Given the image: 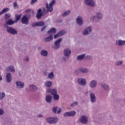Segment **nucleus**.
<instances>
[{"label": "nucleus", "instance_id": "0eeeda50", "mask_svg": "<svg viewBox=\"0 0 125 125\" xmlns=\"http://www.w3.org/2000/svg\"><path fill=\"white\" fill-rule=\"evenodd\" d=\"M92 31V27L91 26H88L83 31V36H88V35H89V33H91Z\"/></svg>", "mask_w": 125, "mask_h": 125}, {"label": "nucleus", "instance_id": "cd10ccee", "mask_svg": "<svg viewBox=\"0 0 125 125\" xmlns=\"http://www.w3.org/2000/svg\"><path fill=\"white\" fill-rule=\"evenodd\" d=\"M117 45H125V41L118 40L116 41Z\"/></svg>", "mask_w": 125, "mask_h": 125}, {"label": "nucleus", "instance_id": "5fc2aeb1", "mask_svg": "<svg viewBox=\"0 0 125 125\" xmlns=\"http://www.w3.org/2000/svg\"><path fill=\"white\" fill-rule=\"evenodd\" d=\"M43 75L45 76L47 75V70L45 69L43 71Z\"/></svg>", "mask_w": 125, "mask_h": 125}, {"label": "nucleus", "instance_id": "f704fd0d", "mask_svg": "<svg viewBox=\"0 0 125 125\" xmlns=\"http://www.w3.org/2000/svg\"><path fill=\"white\" fill-rule=\"evenodd\" d=\"M30 87L31 90H33V91H36V90L38 89V88H37V86L35 85H31L30 86Z\"/></svg>", "mask_w": 125, "mask_h": 125}, {"label": "nucleus", "instance_id": "864d4df0", "mask_svg": "<svg viewBox=\"0 0 125 125\" xmlns=\"http://www.w3.org/2000/svg\"><path fill=\"white\" fill-rule=\"evenodd\" d=\"M3 114H4V111L2 109H0V116L3 115Z\"/></svg>", "mask_w": 125, "mask_h": 125}, {"label": "nucleus", "instance_id": "a18cd8bd", "mask_svg": "<svg viewBox=\"0 0 125 125\" xmlns=\"http://www.w3.org/2000/svg\"><path fill=\"white\" fill-rule=\"evenodd\" d=\"M54 100H59V96L57 94L54 95Z\"/></svg>", "mask_w": 125, "mask_h": 125}, {"label": "nucleus", "instance_id": "de8ad7c7", "mask_svg": "<svg viewBox=\"0 0 125 125\" xmlns=\"http://www.w3.org/2000/svg\"><path fill=\"white\" fill-rule=\"evenodd\" d=\"M62 35V36H64L65 35V34H66V33H67V31L65 30H62L61 31H60Z\"/></svg>", "mask_w": 125, "mask_h": 125}, {"label": "nucleus", "instance_id": "052dcab7", "mask_svg": "<svg viewBox=\"0 0 125 125\" xmlns=\"http://www.w3.org/2000/svg\"><path fill=\"white\" fill-rule=\"evenodd\" d=\"M47 92H51V89L49 88L46 90Z\"/></svg>", "mask_w": 125, "mask_h": 125}, {"label": "nucleus", "instance_id": "b1692460", "mask_svg": "<svg viewBox=\"0 0 125 125\" xmlns=\"http://www.w3.org/2000/svg\"><path fill=\"white\" fill-rule=\"evenodd\" d=\"M6 70L7 72H11V73H15V69H14V67L13 66H9L8 67V68L6 69Z\"/></svg>", "mask_w": 125, "mask_h": 125}, {"label": "nucleus", "instance_id": "37998d69", "mask_svg": "<svg viewBox=\"0 0 125 125\" xmlns=\"http://www.w3.org/2000/svg\"><path fill=\"white\" fill-rule=\"evenodd\" d=\"M79 104V103L78 102H75L73 103H72L70 106L71 107H75V106H77Z\"/></svg>", "mask_w": 125, "mask_h": 125}, {"label": "nucleus", "instance_id": "8fccbe9b", "mask_svg": "<svg viewBox=\"0 0 125 125\" xmlns=\"http://www.w3.org/2000/svg\"><path fill=\"white\" fill-rule=\"evenodd\" d=\"M25 12H34V10L32 9H27L25 10Z\"/></svg>", "mask_w": 125, "mask_h": 125}, {"label": "nucleus", "instance_id": "603ef678", "mask_svg": "<svg viewBox=\"0 0 125 125\" xmlns=\"http://www.w3.org/2000/svg\"><path fill=\"white\" fill-rule=\"evenodd\" d=\"M41 13H42L43 15V14L45 15V14H47V12L46 11V10H45V9H44L42 12H41Z\"/></svg>", "mask_w": 125, "mask_h": 125}, {"label": "nucleus", "instance_id": "393cba45", "mask_svg": "<svg viewBox=\"0 0 125 125\" xmlns=\"http://www.w3.org/2000/svg\"><path fill=\"white\" fill-rule=\"evenodd\" d=\"M46 8L47 9V12H52V11H53V7L49 6V5H48V3H46Z\"/></svg>", "mask_w": 125, "mask_h": 125}, {"label": "nucleus", "instance_id": "473e14b6", "mask_svg": "<svg viewBox=\"0 0 125 125\" xmlns=\"http://www.w3.org/2000/svg\"><path fill=\"white\" fill-rule=\"evenodd\" d=\"M71 13L70 10H67L66 11H65L63 14H62V17H66V16H68Z\"/></svg>", "mask_w": 125, "mask_h": 125}, {"label": "nucleus", "instance_id": "9b49d317", "mask_svg": "<svg viewBox=\"0 0 125 125\" xmlns=\"http://www.w3.org/2000/svg\"><path fill=\"white\" fill-rule=\"evenodd\" d=\"M80 121L83 125H86L87 124V117L85 115L82 116L81 118Z\"/></svg>", "mask_w": 125, "mask_h": 125}, {"label": "nucleus", "instance_id": "412c9836", "mask_svg": "<svg viewBox=\"0 0 125 125\" xmlns=\"http://www.w3.org/2000/svg\"><path fill=\"white\" fill-rule=\"evenodd\" d=\"M94 18H96V21L97 22H99L100 20H102V16L101 13H98L97 16L94 17Z\"/></svg>", "mask_w": 125, "mask_h": 125}, {"label": "nucleus", "instance_id": "e433bc0d", "mask_svg": "<svg viewBox=\"0 0 125 125\" xmlns=\"http://www.w3.org/2000/svg\"><path fill=\"white\" fill-rule=\"evenodd\" d=\"M5 97V93L4 92H0V100L3 99Z\"/></svg>", "mask_w": 125, "mask_h": 125}, {"label": "nucleus", "instance_id": "69168bd1", "mask_svg": "<svg viewBox=\"0 0 125 125\" xmlns=\"http://www.w3.org/2000/svg\"><path fill=\"white\" fill-rule=\"evenodd\" d=\"M59 33L61 35V37H62V36H63V35H62V34L60 32V31Z\"/></svg>", "mask_w": 125, "mask_h": 125}, {"label": "nucleus", "instance_id": "39448f33", "mask_svg": "<svg viewBox=\"0 0 125 125\" xmlns=\"http://www.w3.org/2000/svg\"><path fill=\"white\" fill-rule=\"evenodd\" d=\"M62 42V38H59L57 41H56L54 43V45H55V49H59L61 47L60 42Z\"/></svg>", "mask_w": 125, "mask_h": 125}, {"label": "nucleus", "instance_id": "680f3d73", "mask_svg": "<svg viewBox=\"0 0 125 125\" xmlns=\"http://www.w3.org/2000/svg\"><path fill=\"white\" fill-rule=\"evenodd\" d=\"M14 7H16V6H17V2H15L14 3Z\"/></svg>", "mask_w": 125, "mask_h": 125}, {"label": "nucleus", "instance_id": "c756f323", "mask_svg": "<svg viewBox=\"0 0 125 125\" xmlns=\"http://www.w3.org/2000/svg\"><path fill=\"white\" fill-rule=\"evenodd\" d=\"M101 86L104 89V90H109V85L106 83L102 84Z\"/></svg>", "mask_w": 125, "mask_h": 125}, {"label": "nucleus", "instance_id": "4c0bfd02", "mask_svg": "<svg viewBox=\"0 0 125 125\" xmlns=\"http://www.w3.org/2000/svg\"><path fill=\"white\" fill-rule=\"evenodd\" d=\"M85 58L86 59V60H92V59H93V57H92V56L91 55H88L85 57Z\"/></svg>", "mask_w": 125, "mask_h": 125}, {"label": "nucleus", "instance_id": "1a4fd4ad", "mask_svg": "<svg viewBox=\"0 0 125 125\" xmlns=\"http://www.w3.org/2000/svg\"><path fill=\"white\" fill-rule=\"evenodd\" d=\"M61 108L59 107L58 106H54L52 108V112L54 114H60L61 113Z\"/></svg>", "mask_w": 125, "mask_h": 125}, {"label": "nucleus", "instance_id": "bf43d9fd", "mask_svg": "<svg viewBox=\"0 0 125 125\" xmlns=\"http://www.w3.org/2000/svg\"><path fill=\"white\" fill-rule=\"evenodd\" d=\"M62 21H63V20H57L58 23H61V22H62Z\"/></svg>", "mask_w": 125, "mask_h": 125}, {"label": "nucleus", "instance_id": "6e6552de", "mask_svg": "<svg viewBox=\"0 0 125 125\" xmlns=\"http://www.w3.org/2000/svg\"><path fill=\"white\" fill-rule=\"evenodd\" d=\"M77 114L75 111L66 112L63 114L64 117H74Z\"/></svg>", "mask_w": 125, "mask_h": 125}, {"label": "nucleus", "instance_id": "7c9ffc66", "mask_svg": "<svg viewBox=\"0 0 125 125\" xmlns=\"http://www.w3.org/2000/svg\"><path fill=\"white\" fill-rule=\"evenodd\" d=\"M9 11V8H3L2 10L0 12V15H2L3 13H5V12H8Z\"/></svg>", "mask_w": 125, "mask_h": 125}, {"label": "nucleus", "instance_id": "423d86ee", "mask_svg": "<svg viewBox=\"0 0 125 125\" xmlns=\"http://www.w3.org/2000/svg\"><path fill=\"white\" fill-rule=\"evenodd\" d=\"M76 23L78 26H83V20L81 16H78L76 19Z\"/></svg>", "mask_w": 125, "mask_h": 125}, {"label": "nucleus", "instance_id": "9d476101", "mask_svg": "<svg viewBox=\"0 0 125 125\" xmlns=\"http://www.w3.org/2000/svg\"><path fill=\"white\" fill-rule=\"evenodd\" d=\"M21 23L22 24H24V25H28L29 24V20L26 17V16H23L21 21Z\"/></svg>", "mask_w": 125, "mask_h": 125}, {"label": "nucleus", "instance_id": "4d7b16f0", "mask_svg": "<svg viewBox=\"0 0 125 125\" xmlns=\"http://www.w3.org/2000/svg\"><path fill=\"white\" fill-rule=\"evenodd\" d=\"M62 61H63V62H64V63H66V62L67 61V58H66L65 57H63Z\"/></svg>", "mask_w": 125, "mask_h": 125}, {"label": "nucleus", "instance_id": "58836bf2", "mask_svg": "<svg viewBox=\"0 0 125 125\" xmlns=\"http://www.w3.org/2000/svg\"><path fill=\"white\" fill-rule=\"evenodd\" d=\"M51 94L52 95H55L57 94V90L53 89L51 91Z\"/></svg>", "mask_w": 125, "mask_h": 125}, {"label": "nucleus", "instance_id": "c85d7f7f", "mask_svg": "<svg viewBox=\"0 0 125 125\" xmlns=\"http://www.w3.org/2000/svg\"><path fill=\"white\" fill-rule=\"evenodd\" d=\"M40 54L42 56H44L45 57L47 56V55L48 54V52H47V51H46L45 50H42L41 51Z\"/></svg>", "mask_w": 125, "mask_h": 125}, {"label": "nucleus", "instance_id": "72a5a7b5", "mask_svg": "<svg viewBox=\"0 0 125 125\" xmlns=\"http://www.w3.org/2000/svg\"><path fill=\"white\" fill-rule=\"evenodd\" d=\"M10 17H11V15H10V13H7L5 14V15L4 20H7V19H9Z\"/></svg>", "mask_w": 125, "mask_h": 125}, {"label": "nucleus", "instance_id": "c03bdc74", "mask_svg": "<svg viewBox=\"0 0 125 125\" xmlns=\"http://www.w3.org/2000/svg\"><path fill=\"white\" fill-rule=\"evenodd\" d=\"M60 37H61V35L60 33L58 32L57 34L54 35V39H57V38H60Z\"/></svg>", "mask_w": 125, "mask_h": 125}, {"label": "nucleus", "instance_id": "338daca9", "mask_svg": "<svg viewBox=\"0 0 125 125\" xmlns=\"http://www.w3.org/2000/svg\"><path fill=\"white\" fill-rule=\"evenodd\" d=\"M19 76H20V77H21V74L20 73H19Z\"/></svg>", "mask_w": 125, "mask_h": 125}, {"label": "nucleus", "instance_id": "f8f14e48", "mask_svg": "<svg viewBox=\"0 0 125 125\" xmlns=\"http://www.w3.org/2000/svg\"><path fill=\"white\" fill-rule=\"evenodd\" d=\"M16 84L17 85V88H24V86H25V84L23 82H21L20 81H18L16 82Z\"/></svg>", "mask_w": 125, "mask_h": 125}, {"label": "nucleus", "instance_id": "20e7f679", "mask_svg": "<svg viewBox=\"0 0 125 125\" xmlns=\"http://www.w3.org/2000/svg\"><path fill=\"white\" fill-rule=\"evenodd\" d=\"M78 84L82 86H85L86 85V80L84 78H79L77 79Z\"/></svg>", "mask_w": 125, "mask_h": 125}, {"label": "nucleus", "instance_id": "0e129e2a", "mask_svg": "<svg viewBox=\"0 0 125 125\" xmlns=\"http://www.w3.org/2000/svg\"><path fill=\"white\" fill-rule=\"evenodd\" d=\"M0 81H2V77L0 75Z\"/></svg>", "mask_w": 125, "mask_h": 125}, {"label": "nucleus", "instance_id": "13d9d810", "mask_svg": "<svg viewBox=\"0 0 125 125\" xmlns=\"http://www.w3.org/2000/svg\"><path fill=\"white\" fill-rule=\"evenodd\" d=\"M24 60L26 62H29V57H26V58L24 59Z\"/></svg>", "mask_w": 125, "mask_h": 125}, {"label": "nucleus", "instance_id": "49530a36", "mask_svg": "<svg viewBox=\"0 0 125 125\" xmlns=\"http://www.w3.org/2000/svg\"><path fill=\"white\" fill-rule=\"evenodd\" d=\"M123 64V62H116L115 63V65H116V66H121V65Z\"/></svg>", "mask_w": 125, "mask_h": 125}, {"label": "nucleus", "instance_id": "4be33fe9", "mask_svg": "<svg viewBox=\"0 0 125 125\" xmlns=\"http://www.w3.org/2000/svg\"><path fill=\"white\" fill-rule=\"evenodd\" d=\"M52 100V96L51 95H48L46 96L45 101L47 103H51Z\"/></svg>", "mask_w": 125, "mask_h": 125}, {"label": "nucleus", "instance_id": "6ab92c4d", "mask_svg": "<svg viewBox=\"0 0 125 125\" xmlns=\"http://www.w3.org/2000/svg\"><path fill=\"white\" fill-rule=\"evenodd\" d=\"M42 15H43L42 13V9H39L36 14V18H37V19H41Z\"/></svg>", "mask_w": 125, "mask_h": 125}, {"label": "nucleus", "instance_id": "4468645a", "mask_svg": "<svg viewBox=\"0 0 125 125\" xmlns=\"http://www.w3.org/2000/svg\"><path fill=\"white\" fill-rule=\"evenodd\" d=\"M89 96L91 103H94V102H96V96H95V94H94V93H91L89 95Z\"/></svg>", "mask_w": 125, "mask_h": 125}, {"label": "nucleus", "instance_id": "79ce46f5", "mask_svg": "<svg viewBox=\"0 0 125 125\" xmlns=\"http://www.w3.org/2000/svg\"><path fill=\"white\" fill-rule=\"evenodd\" d=\"M55 4V0H52L51 2L49 3V6H52V7H53V5Z\"/></svg>", "mask_w": 125, "mask_h": 125}, {"label": "nucleus", "instance_id": "a211bd4d", "mask_svg": "<svg viewBox=\"0 0 125 125\" xmlns=\"http://www.w3.org/2000/svg\"><path fill=\"white\" fill-rule=\"evenodd\" d=\"M71 50L70 49H65L63 51V54L64 56H66V57H68L71 55Z\"/></svg>", "mask_w": 125, "mask_h": 125}, {"label": "nucleus", "instance_id": "7ed1b4c3", "mask_svg": "<svg viewBox=\"0 0 125 125\" xmlns=\"http://www.w3.org/2000/svg\"><path fill=\"white\" fill-rule=\"evenodd\" d=\"M84 3L91 7L95 6V2L93 0H84Z\"/></svg>", "mask_w": 125, "mask_h": 125}, {"label": "nucleus", "instance_id": "2eb2a0df", "mask_svg": "<svg viewBox=\"0 0 125 125\" xmlns=\"http://www.w3.org/2000/svg\"><path fill=\"white\" fill-rule=\"evenodd\" d=\"M51 41H53V35L52 34L44 39V41L45 42H50Z\"/></svg>", "mask_w": 125, "mask_h": 125}, {"label": "nucleus", "instance_id": "5701e85b", "mask_svg": "<svg viewBox=\"0 0 125 125\" xmlns=\"http://www.w3.org/2000/svg\"><path fill=\"white\" fill-rule=\"evenodd\" d=\"M79 70L81 73H83V74H87L89 71L88 69L86 68H79Z\"/></svg>", "mask_w": 125, "mask_h": 125}, {"label": "nucleus", "instance_id": "bb28decb", "mask_svg": "<svg viewBox=\"0 0 125 125\" xmlns=\"http://www.w3.org/2000/svg\"><path fill=\"white\" fill-rule=\"evenodd\" d=\"M16 19L15 20V22L16 23L18 22L21 19V17H22V14H20L19 15L17 14H15Z\"/></svg>", "mask_w": 125, "mask_h": 125}, {"label": "nucleus", "instance_id": "f03ea898", "mask_svg": "<svg viewBox=\"0 0 125 125\" xmlns=\"http://www.w3.org/2000/svg\"><path fill=\"white\" fill-rule=\"evenodd\" d=\"M46 121L49 124L53 125L54 124H57L58 122V118L57 117H49L46 119Z\"/></svg>", "mask_w": 125, "mask_h": 125}, {"label": "nucleus", "instance_id": "3c124183", "mask_svg": "<svg viewBox=\"0 0 125 125\" xmlns=\"http://www.w3.org/2000/svg\"><path fill=\"white\" fill-rule=\"evenodd\" d=\"M47 27V26L46 25H44L43 27L41 29V32H43V31H44V30H45V29H46V27Z\"/></svg>", "mask_w": 125, "mask_h": 125}, {"label": "nucleus", "instance_id": "ddd939ff", "mask_svg": "<svg viewBox=\"0 0 125 125\" xmlns=\"http://www.w3.org/2000/svg\"><path fill=\"white\" fill-rule=\"evenodd\" d=\"M12 75H11V73H6V81L7 83H11L12 79Z\"/></svg>", "mask_w": 125, "mask_h": 125}, {"label": "nucleus", "instance_id": "f257e3e1", "mask_svg": "<svg viewBox=\"0 0 125 125\" xmlns=\"http://www.w3.org/2000/svg\"><path fill=\"white\" fill-rule=\"evenodd\" d=\"M4 26L7 28L6 31L9 34H11V35H17L18 34V31L15 28L8 26L7 25H4Z\"/></svg>", "mask_w": 125, "mask_h": 125}, {"label": "nucleus", "instance_id": "e2e57ef3", "mask_svg": "<svg viewBox=\"0 0 125 125\" xmlns=\"http://www.w3.org/2000/svg\"><path fill=\"white\" fill-rule=\"evenodd\" d=\"M42 117H43L42 114H40L38 115V118H42Z\"/></svg>", "mask_w": 125, "mask_h": 125}, {"label": "nucleus", "instance_id": "aec40b11", "mask_svg": "<svg viewBox=\"0 0 125 125\" xmlns=\"http://www.w3.org/2000/svg\"><path fill=\"white\" fill-rule=\"evenodd\" d=\"M57 29L55 27H52L50 30L47 31L48 35H50V34H56Z\"/></svg>", "mask_w": 125, "mask_h": 125}, {"label": "nucleus", "instance_id": "f3484780", "mask_svg": "<svg viewBox=\"0 0 125 125\" xmlns=\"http://www.w3.org/2000/svg\"><path fill=\"white\" fill-rule=\"evenodd\" d=\"M15 21H13L12 19H9L6 21V23L4 25H7V26H11V25H14L15 24Z\"/></svg>", "mask_w": 125, "mask_h": 125}, {"label": "nucleus", "instance_id": "dca6fc26", "mask_svg": "<svg viewBox=\"0 0 125 125\" xmlns=\"http://www.w3.org/2000/svg\"><path fill=\"white\" fill-rule=\"evenodd\" d=\"M96 85H97V82L96 81L92 80L90 82L89 86L91 88L96 87Z\"/></svg>", "mask_w": 125, "mask_h": 125}, {"label": "nucleus", "instance_id": "a19ab883", "mask_svg": "<svg viewBox=\"0 0 125 125\" xmlns=\"http://www.w3.org/2000/svg\"><path fill=\"white\" fill-rule=\"evenodd\" d=\"M23 16H25L26 17V18L29 20L30 19V18H31V17H32V14H31V13H27Z\"/></svg>", "mask_w": 125, "mask_h": 125}, {"label": "nucleus", "instance_id": "a878e982", "mask_svg": "<svg viewBox=\"0 0 125 125\" xmlns=\"http://www.w3.org/2000/svg\"><path fill=\"white\" fill-rule=\"evenodd\" d=\"M85 57V54H83L81 55H79L77 57V60H78V61H81L82 60H83V59Z\"/></svg>", "mask_w": 125, "mask_h": 125}, {"label": "nucleus", "instance_id": "6e6d98bb", "mask_svg": "<svg viewBox=\"0 0 125 125\" xmlns=\"http://www.w3.org/2000/svg\"><path fill=\"white\" fill-rule=\"evenodd\" d=\"M38 1V0H32L31 1V4H34V3H36Z\"/></svg>", "mask_w": 125, "mask_h": 125}, {"label": "nucleus", "instance_id": "774afa93", "mask_svg": "<svg viewBox=\"0 0 125 125\" xmlns=\"http://www.w3.org/2000/svg\"><path fill=\"white\" fill-rule=\"evenodd\" d=\"M20 0V1H21V0Z\"/></svg>", "mask_w": 125, "mask_h": 125}, {"label": "nucleus", "instance_id": "2f4dec72", "mask_svg": "<svg viewBox=\"0 0 125 125\" xmlns=\"http://www.w3.org/2000/svg\"><path fill=\"white\" fill-rule=\"evenodd\" d=\"M46 87H50L52 85V82L48 81L45 83Z\"/></svg>", "mask_w": 125, "mask_h": 125}, {"label": "nucleus", "instance_id": "09e8293b", "mask_svg": "<svg viewBox=\"0 0 125 125\" xmlns=\"http://www.w3.org/2000/svg\"><path fill=\"white\" fill-rule=\"evenodd\" d=\"M32 27H38L39 26V23L38 22L34 23L33 24H32Z\"/></svg>", "mask_w": 125, "mask_h": 125}, {"label": "nucleus", "instance_id": "ea45409f", "mask_svg": "<svg viewBox=\"0 0 125 125\" xmlns=\"http://www.w3.org/2000/svg\"><path fill=\"white\" fill-rule=\"evenodd\" d=\"M48 77L49 79H51V80H52V79L54 78V74L53 73V72H51L49 74Z\"/></svg>", "mask_w": 125, "mask_h": 125}, {"label": "nucleus", "instance_id": "c9c22d12", "mask_svg": "<svg viewBox=\"0 0 125 125\" xmlns=\"http://www.w3.org/2000/svg\"><path fill=\"white\" fill-rule=\"evenodd\" d=\"M44 25H45V23H44V21H43L38 22V27H43Z\"/></svg>", "mask_w": 125, "mask_h": 125}]
</instances>
